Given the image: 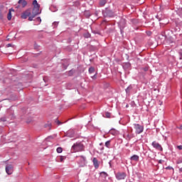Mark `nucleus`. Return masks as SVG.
Wrapping results in <instances>:
<instances>
[{
    "instance_id": "obj_1",
    "label": "nucleus",
    "mask_w": 182,
    "mask_h": 182,
    "mask_svg": "<svg viewBox=\"0 0 182 182\" xmlns=\"http://www.w3.org/2000/svg\"><path fill=\"white\" fill-rule=\"evenodd\" d=\"M33 8L31 16L28 17V21H33V18L39 15V14H41V11L40 10L41 5L38 4V1L36 0L33 1Z\"/></svg>"
},
{
    "instance_id": "obj_2",
    "label": "nucleus",
    "mask_w": 182,
    "mask_h": 182,
    "mask_svg": "<svg viewBox=\"0 0 182 182\" xmlns=\"http://www.w3.org/2000/svg\"><path fill=\"white\" fill-rule=\"evenodd\" d=\"M83 149H85V146H83V144L79 142L74 144L72 146L71 150H73L74 153H76L77 151H83Z\"/></svg>"
},
{
    "instance_id": "obj_3",
    "label": "nucleus",
    "mask_w": 182,
    "mask_h": 182,
    "mask_svg": "<svg viewBox=\"0 0 182 182\" xmlns=\"http://www.w3.org/2000/svg\"><path fill=\"white\" fill-rule=\"evenodd\" d=\"M134 129H135L136 134H140L141 133H143V131L144 130V127L139 124H134Z\"/></svg>"
},
{
    "instance_id": "obj_4",
    "label": "nucleus",
    "mask_w": 182,
    "mask_h": 182,
    "mask_svg": "<svg viewBox=\"0 0 182 182\" xmlns=\"http://www.w3.org/2000/svg\"><path fill=\"white\" fill-rule=\"evenodd\" d=\"M115 177L117 180H124L127 177V174L125 172H117Z\"/></svg>"
},
{
    "instance_id": "obj_5",
    "label": "nucleus",
    "mask_w": 182,
    "mask_h": 182,
    "mask_svg": "<svg viewBox=\"0 0 182 182\" xmlns=\"http://www.w3.org/2000/svg\"><path fill=\"white\" fill-rule=\"evenodd\" d=\"M6 173L9 176H11V174H12V173H14V165H12V164H7L6 166Z\"/></svg>"
},
{
    "instance_id": "obj_6",
    "label": "nucleus",
    "mask_w": 182,
    "mask_h": 182,
    "mask_svg": "<svg viewBox=\"0 0 182 182\" xmlns=\"http://www.w3.org/2000/svg\"><path fill=\"white\" fill-rule=\"evenodd\" d=\"M32 10L31 9H28L26 10V11L23 12V14L21 15L22 19H26L28 16H31L32 15L31 14Z\"/></svg>"
},
{
    "instance_id": "obj_7",
    "label": "nucleus",
    "mask_w": 182,
    "mask_h": 182,
    "mask_svg": "<svg viewBox=\"0 0 182 182\" xmlns=\"http://www.w3.org/2000/svg\"><path fill=\"white\" fill-rule=\"evenodd\" d=\"M152 146L154 147V149H156V150H159V151H163V147H161V145L156 142V141L152 142Z\"/></svg>"
},
{
    "instance_id": "obj_8",
    "label": "nucleus",
    "mask_w": 182,
    "mask_h": 182,
    "mask_svg": "<svg viewBox=\"0 0 182 182\" xmlns=\"http://www.w3.org/2000/svg\"><path fill=\"white\" fill-rule=\"evenodd\" d=\"M79 159V164H85L86 163V157L81 156H78Z\"/></svg>"
},
{
    "instance_id": "obj_9",
    "label": "nucleus",
    "mask_w": 182,
    "mask_h": 182,
    "mask_svg": "<svg viewBox=\"0 0 182 182\" xmlns=\"http://www.w3.org/2000/svg\"><path fill=\"white\" fill-rule=\"evenodd\" d=\"M18 4H21L22 8H25L28 5V2L25 0H19Z\"/></svg>"
},
{
    "instance_id": "obj_10",
    "label": "nucleus",
    "mask_w": 182,
    "mask_h": 182,
    "mask_svg": "<svg viewBox=\"0 0 182 182\" xmlns=\"http://www.w3.org/2000/svg\"><path fill=\"white\" fill-rule=\"evenodd\" d=\"M93 165L96 168H99V161H97V158H94L92 160Z\"/></svg>"
},
{
    "instance_id": "obj_11",
    "label": "nucleus",
    "mask_w": 182,
    "mask_h": 182,
    "mask_svg": "<svg viewBox=\"0 0 182 182\" xmlns=\"http://www.w3.org/2000/svg\"><path fill=\"white\" fill-rule=\"evenodd\" d=\"M139 156L134 155V156H131L130 160H131V161H139Z\"/></svg>"
},
{
    "instance_id": "obj_12",
    "label": "nucleus",
    "mask_w": 182,
    "mask_h": 182,
    "mask_svg": "<svg viewBox=\"0 0 182 182\" xmlns=\"http://www.w3.org/2000/svg\"><path fill=\"white\" fill-rule=\"evenodd\" d=\"M109 175L106 172H101L100 173V178H102L103 180H105V178L108 176Z\"/></svg>"
},
{
    "instance_id": "obj_13",
    "label": "nucleus",
    "mask_w": 182,
    "mask_h": 182,
    "mask_svg": "<svg viewBox=\"0 0 182 182\" xmlns=\"http://www.w3.org/2000/svg\"><path fill=\"white\" fill-rule=\"evenodd\" d=\"M106 4H107V0H101L100 1V5L101 6H105V5H106Z\"/></svg>"
},
{
    "instance_id": "obj_14",
    "label": "nucleus",
    "mask_w": 182,
    "mask_h": 182,
    "mask_svg": "<svg viewBox=\"0 0 182 182\" xmlns=\"http://www.w3.org/2000/svg\"><path fill=\"white\" fill-rule=\"evenodd\" d=\"M7 19L9 21H11L12 19V14H11V9L9 10V11L7 14Z\"/></svg>"
},
{
    "instance_id": "obj_15",
    "label": "nucleus",
    "mask_w": 182,
    "mask_h": 182,
    "mask_svg": "<svg viewBox=\"0 0 182 182\" xmlns=\"http://www.w3.org/2000/svg\"><path fill=\"white\" fill-rule=\"evenodd\" d=\"M89 73H95V68L90 67L88 70Z\"/></svg>"
},
{
    "instance_id": "obj_16",
    "label": "nucleus",
    "mask_w": 182,
    "mask_h": 182,
    "mask_svg": "<svg viewBox=\"0 0 182 182\" xmlns=\"http://www.w3.org/2000/svg\"><path fill=\"white\" fill-rule=\"evenodd\" d=\"M106 12L109 16H113V11L110 10H107Z\"/></svg>"
},
{
    "instance_id": "obj_17",
    "label": "nucleus",
    "mask_w": 182,
    "mask_h": 182,
    "mask_svg": "<svg viewBox=\"0 0 182 182\" xmlns=\"http://www.w3.org/2000/svg\"><path fill=\"white\" fill-rule=\"evenodd\" d=\"M110 116H112V114L110 112H105V117L108 119H110Z\"/></svg>"
},
{
    "instance_id": "obj_18",
    "label": "nucleus",
    "mask_w": 182,
    "mask_h": 182,
    "mask_svg": "<svg viewBox=\"0 0 182 182\" xmlns=\"http://www.w3.org/2000/svg\"><path fill=\"white\" fill-rule=\"evenodd\" d=\"M62 151H63L62 147L57 148V153H62Z\"/></svg>"
},
{
    "instance_id": "obj_19",
    "label": "nucleus",
    "mask_w": 182,
    "mask_h": 182,
    "mask_svg": "<svg viewBox=\"0 0 182 182\" xmlns=\"http://www.w3.org/2000/svg\"><path fill=\"white\" fill-rule=\"evenodd\" d=\"M55 123H56L57 124H62V122L60 121H59V119H56L55 121Z\"/></svg>"
},
{
    "instance_id": "obj_20",
    "label": "nucleus",
    "mask_w": 182,
    "mask_h": 182,
    "mask_svg": "<svg viewBox=\"0 0 182 182\" xmlns=\"http://www.w3.org/2000/svg\"><path fill=\"white\" fill-rule=\"evenodd\" d=\"M105 146L106 147H109L110 146V141H107L105 142Z\"/></svg>"
},
{
    "instance_id": "obj_21",
    "label": "nucleus",
    "mask_w": 182,
    "mask_h": 182,
    "mask_svg": "<svg viewBox=\"0 0 182 182\" xmlns=\"http://www.w3.org/2000/svg\"><path fill=\"white\" fill-rule=\"evenodd\" d=\"M182 164V158L178 159V161H176V164Z\"/></svg>"
},
{
    "instance_id": "obj_22",
    "label": "nucleus",
    "mask_w": 182,
    "mask_h": 182,
    "mask_svg": "<svg viewBox=\"0 0 182 182\" xmlns=\"http://www.w3.org/2000/svg\"><path fill=\"white\" fill-rule=\"evenodd\" d=\"M1 122H6V117H1Z\"/></svg>"
},
{
    "instance_id": "obj_23",
    "label": "nucleus",
    "mask_w": 182,
    "mask_h": 182,
    "mask_svg": "<svg viewBox=\"0 0 182 182\" xmlns=\"http://www.w3.org/2000/svg\"><path fill=\"white\" fill-rule=\"evenodd\" d=\"M178 150H182V145H179L176 146Z\"/></svg>"
},
{
    "instance_id": "obj_24",
    "label": "nucleus",
    "mask_w": 182,
    "mask_h": 182,
    "mask_svg": "<svg viewBox=\"0 0 182 182\" xmlns=\"http://www.w3.org/2000/svg\"><path fill=\"white\" fill-rule=\"evenodd\" d=\"M36 19H37L38 22H39V23L42 22L41 17H38Z\"/></svg>"
},
{
    "instance_id": "obj_25",
    "label": "nucleus",
    "mask_w": 182,
    "mask_h": 182,
    "mask_svg": "<svg viewBox=\"0 0 182 182\" xmlns=\"http://www.w3.org/2000/svg\"><path fill=\"white\" fill-rule=\"evenodd\" d=\"M179 54L181 55L180 59H182V50H180Z\"/></svg>"
},
{
    "instance_id": "obj_26",
    "label": "nucleus",
    "mask_w": 182,
    "mask_h": 182,
    "mask_svg": "<svg viewBox=\"0 0 182 182\" xmlns=\"http://www.w3.org/2000/svg\"><path fill=\"white\" fill-rule=\"evenodd\" d=\"M11 46H12V44L11 43L7 44V48H11Z\"/></svg>"
},
{
    "instance_id": "obj_27",
    "label": "nucleus",
    "mask_w": 182,
    "mask_h": 182,
    "mask_svg": "<svg viewBox=\"0 0 182 182\" xmlns=\"http://www.w3.org/2000/svg\"><path fill=\"white\" fill-rule=\"evenodd\" d=\"M144 72H147V70H149V68H144Z\"/></svg>"
},
{
    "instance_id": "obj_28",
    "label": "nucleus",
    "mask_w": 182,
    "mask_h": 182,
    "mask_svg": "<svg viewBox=\"0 0 182 182\" xmlns=\"http://www.w3.org/2000/svg\"><path fill=\"white\" fill-rule=\"evenodd\" d=\"M92 78L94 79V80L97 79L96 75H95L94 76H92Z\"/></svg>"
},
{
    "instance_id": "obj_29",
    "label": "nucleus",
    "mask_w": 182,
    "mask_h": 182,
    "mask_svg": "<svg viewBox=\"0 0 182 182\" xmlns=\"http://www.w3.org/2000/svg\"><path fill=\"white\" fill-rule=\"evenodd\" d=\"M159 105L161 106V105H163V102L159 101Z\"/></svg>"
},
{
    "instance_id": "obj_30",
    "label": "nucleus",
    "mask_w": 182,
    "mask_h": 182,
    "mask_svg": "<svg viewBox=\"0 0 182 182\" xmlns=\"http://www.w3.org/2000/svg\"><path fill=\"white\" fill-rule=\"evenodd\" d=\"M180 173H182V167L179 168Z\"/></svg>"
},
{
    "instance_id": "obj_31",
    "label": "nucleus",
    "mask_w": 182,
    "mask_h": 182,
    "mask_svg": "<svg viewBox=\"0 0 182 182\" xmlns=\"http://www.w3.org/2000/svg\"><path fill=\"white\" fill-rule=\"evenodd\" d=\"M126 90H127H127H129V87H128Z\"/></svg>"
},
{
    "instance_id": "obj_32",
    "label": "nucleus",
    "mask_w": 182,
    "mask_h": 182,
    "mask_svg": "<svg viewBox=\"0 0 182 182\" xmlns=\"http://www.w3.org/2000/svg\"><path fill=\"white\" fill-rule=\"evenodd\" d=\"M89 16H90V14H88V15H87V17H88V18H89Z\"/></svg>"
},
{
    "instance_id": "obj_33",
    "label": "nucleus",
    "mask_w": 182,
    "mask_h": 182,
    "mask_svg": "<svg viewBox=\"0 0 182 182\" xmlns=\"http://www.w3.org/2000/svg\"><path fill=\"white\" fill-rule=\"evenodd\" d=\"M126 107H129V105H126Z\"/></svg>"
},
{
    "instance_id": "obj_34",
    "label": "nucleus",
    "mask_w": 182,
    "mask_h": 182,
    "mask_svg": "<svg viewBox=\"0 0 182 182\" xmlns=\"http://www.w3.org/2000/svg\"><path fill=\"white\" fill-rule=\"evenodd\" d=\"M121 21L124 22V20H122Z\"/></svg>"
},
{
    "instance_id": "obj_35",
    "label": "nucleus",
    "mask_w": 182,
    "mask_h": 182,
    "mask_svg": "<svg viewBox=\"0 0 182 182\" xmlns=\"http://www.w3.org/2000/svg\"><path fill=\"white\" fill-rule=\"evenodd\" d=\"M179 182H182V179L179 181Z\"/></svg>"
},
{
    "instance_id": "obj_36",
    "label": "nucleus",
    "mask_w": 182,
    "mask_h": 182,
    "mask_svg": "<svg viewBox=\"0 0 182 182\" xmlns=\"http://www.w3.org/2000/svg\"><path fill=\"white\" fill-rule=\"evenodd\" d=\"M88 14L87 11L85 12V14Z\"/></svg>"
},
{
    "instance_id": "obj_37",
    "label": "nucleus",
    "mask_w": 182,
    "mask_h": 182,
    "mask_svg": "<svg viewBox=\"0 0 182 182\" xmlns=\"http://www.w3.org/2000/svg\"><path fill=\"white\" fill-rule=\"evenodd\" d=\"M63 159H62V158H61V161H63Z\"/></svg>"
}]
</instances>
